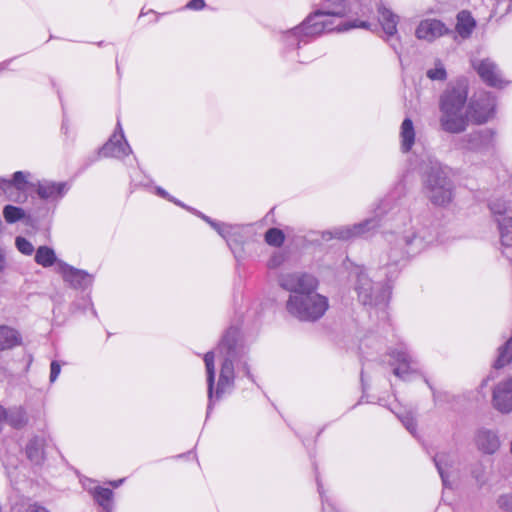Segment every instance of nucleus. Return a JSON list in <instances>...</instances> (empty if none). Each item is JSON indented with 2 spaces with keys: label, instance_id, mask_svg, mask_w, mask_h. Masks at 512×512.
Masks as SVG:
<instances>
[{
  "label": "nucleus",
  "instance_id": "f257e3e1",
  "mask_svg": "<svg viewBox=\"0 0 512 512\" xmlns=\"http://www.w3.org/2000/svg\"><path fill=\"white\" fill-rule=\"evenodd\" d=\"M216 352L221 361V368L215 392V352L209 351L204 355L209 399L208 413L212 408L214 399H220L223 394L231 391L234 386V363L239 361L244 353L243 348L238 345L237 329L230 328L227 330L216 348Z\"/></svg>",
  "mask_w": 512,
  "mask_h": 512
},
{
  "label": "nucleus",
  "instance_id": "f03ea898",
  "mask_svg": "<svg viewBox=\"0 0 512 512\" xmlns=\"http://www.w3.org/2000/svg\"><path fill=\"white\" fill-rule=\"evenodd\" d=\"M352 0H324V8L310 15L299 27H295L287 33L289 45L300 42V37H313L323 32L346 31L350 28H369V23L365 21H354L344 23L338 19L343 18L351 12Z\"/></svg>",
  "mask_w": 512,
  "mask_h": 512
},
{
  "label": "nucleus",
  "instance_id": "7ed1b4c3",
  "mask_svg": "<svg viewBox=\"0 0 512 512\" xmlns=\"http://www.w3.org/2000/svg\"><path fill=\"white\" fill-rule=\"evenodd\" d=\"M467 91L464 88H453L444 93L440 101V126L442 130L452 134L463 132L468 124L467 112H464Z\"/></svg>",
  "mask_w": 512,
  "mask_h": 512
},
{
  "label": "nucleus",
  "instance_id": "20e7f679",
  "mask_svg": "<svg viewBox=\"0 0 512 512\" xmlns=\"http://www.w3.org/2000/svg\"><path fill=\"white\" fill-rule=\"evenodd\" d=\"M329 307L328 299L316 291L294 296L286 301V310L300 321L314 322L320 319Z\"/></svg>",
  "mask_w": 512,
  "mask_h": 512
},
{
  "label": "nucleus",
  "instance_id": "39448f33",
  "mask_svg": "<svg viewBox=\"0 0 512 512\" xmlns=\"http://www.w3.org/2000/svg\"><path fill=\"white\" fill-rule=\"evenodd\" d=\"M424 188L427 197L435 205L444 206L452 200V182L447 169L439 164L431 166Z\"/></svg>",
  "mask_w": 512,
  "mask_h": 512
},
{
  "label": "nucleus",
  "instance_id": "423d86ee",
  "mask_svg": "<svg viewBox=\"0 0 512 512\" xmlns=\"http://www.w3.org/2000/svg\"><path fill=\"white\" fill-rule=\"evenodd\" d=\"M353 273L356 277L354 290L363 305H377L385 300L386 291L383 286L374 282L364 268L356 267Z\"/></svg>",
  "mask_w": 512,
  "mask_h": 512
},
{
  "label": "nucleus",
  "instance_id": "0eeeda50",
  "mask_svg": "<svg viewBox=\"0 0 512 512\" xmlns=\"http://www.w3.org/2000/svg\"><path fill=\"white\" fill-rule=\"evenodd\" d=\"M278 284L290 293L288 298L302 296L318 288V280L311 274L303 272L281 273L278 276Z\"/></svg>",
  "mask_w": 512,
  "mask_h": 512
},
{
  "label": "nucleus",
  "instance_id": "6e6552de",
  "mask_svg": "<svg viewBox=\"0 0 512 512\" xmlns=\"http://www.w3.org/2000/svg\"><path fill=\"white\" fill-rule=\"evenodd\" d=\"M389 243L391 245L392 262L397 263L404 255H414L425 247L422 237L414 232H409L404 236L398 237L390 235Z\"/></svg>",
  "mask_w": 512,
  "mask_h": 512
},
{
  "label": "nucleus",
  "instance_id": "1a4fd4ad",
  "mask_svg": "<svg viewBox=\"0 0 512 512\" xmlns=\"http://www.w3.org/2000/svg\"><path fill=\"white\" fill-rule=\"evenodd\" d=\"M495 105V98L490 93H479L470 102L467 115L478 124L487 122L494 115Z\"/></svg>",
  "mask_w": 512,
  "mask_h": 512
},
{
  "label": "nucleus",
  "instance_id": "9d476101",
  "mask_svg": "<svg viewBox=\"0 0 512 512\" xmlns=\"http://www.w3.org/2000/svg\"><path fill=\"white\" fill-rule=\"evenodd\" d=\"M379 226L377 217L366 219L365 221L352 226H343L334 228L323 234L324 239L336 238L340 240H350L355 237L365 236Z\"/></svg>",
  "mask_w": 512,
  "mask_h": 512
},
{
  "label": "nucleus",
  "instance_id": "9b49d317",
  "mask_svg": "<svg viewBox=\"0 0 512 512\" xmlns=\"http://www.w3.org/2000/svg\"><path fill=\"white\" fill-rule=\"evenodd\" d=\"M490 209L497 218L500 239L502 245L506 247L512 246V208L506 207L505 203L494 201L490 204Z\"/></svg>",
  "mask_w": 512,
  "mask_h": 512
},
{
  "label": "nucleus",
  "instance_id": "f8f14e48",
  "mask_svg": "<svg viewBox=\"0 0 512 512\" xmlns=\"http://www.w3.org/2000/svg\"><path fill=\"white\" fill-rule=\"evenodd\" d=\"M449 28L441 20L427 18L421 20L415 29V37L426 42H434L436 39L449 34Z\"/></svg>",
  "mask_w": 512,
  "mask_h": 512
},
{
  "label": "nucleus",
  "instance_id": "ddd939ff",
  "mask_svg": "<svg viewBox=\"0 0 512 512\" xmlns=\"http://www.w3.org/2000/svg\"><path fill=\"white\" fill-rule=\"evenodd\" d=\"M390 356L393 359L391 365L396 366L393 370L395 376L406 380L410 374L417 372V362L405 347L392 350Z\"/></svg>",
  "mask_w": 512,
  "mask_h": 512
},
{
  "label": "nucleus",
  "instance_id": "4468645a",
  "mask_svg": "<svg viewBox=\"0 0 512 512\" xmlns=\"http://www.w3.org/2000/svg\"><path fill=\"white\" fill-rule=\"evenodd\" d=\"M130 153L129 144L126 142L120 120L118 119L116 131L111 138L104 144L100 154L104 157L120 158Z\"/></svg>",
  "mask_w": 512,
  "mask_h": 512
},
{
  "label": "nucleus",
  "instance_id": "2eb2a0df",
  "mask_svg": "<svg viewBox=\"0 0 512 512\" xmlns=\"http://www.w3.org/2000/svg\"><path fill=\"white\" fill-rule=\"evenodd\" d=\"M492 405L497 411L503 414L512 412V377L500 381L494 387Z\"/></svg>",
  "mask_w": 512,
  "mask_h": 512
},
{
  "label": "nucleus",
  "instance_id": "dca6fc26",
  "mask_svg": "<svg viewBox=\"0 0 512 512\" xmlns=\"http://www.w3.org/2000/svg\"><path fill=\"white\" fill-rule=\"evenodd\" d=\"M472 65L487 85L498 87L503 83L501 71L491 59H475L472 61Z\"/></svg>",
  "mask_w": 512,
  "mask_h": 512
},
{
  "label": "nucleus",
  "instance_id": "f3484780",
  "mask_svg": "<svg viewBox=\"0 0 512 512\" xmlns=\"http://www.w3.org/2000/svg\"><path fill=\"white\" fill-rule=\"evenodd\" d=\"M495 140L496 132L491 128H483L467 136V147L470 150L483 151L493 147Z\"/></svg>",
  "mask_w": 512,
  "mask_h": 512
},
{
  "label": "nucleus",
  "instance_id": "a211bd4d",
  "mask_svg": "<svg viewBox=\"0 0 512 512\" xmlns=\"http://www.w3.org/2000/svg\"><path fill=\"white\" fill-rule=\"evenodd\" d=\"M434 463L445 487H450L449 476L451 470L457 464V458L453 453L440 452L435 455Z\"/></svg>",
  "mask_w": 512,
  "mask_h": 512
},
{
  "label": "nucleus",
  "instance_id": "6ab92c4d",
  "mask_svg": "<svg viewBox=\"0 0 512 512\" xmlns=\"http://www.w3.org/2000/svg\"><path fill=\"white\" fill-rule=\"evenodd\" d=\"M60 269L64 280L74 288H82L91 283L90 275L83 270L75 269L64 263L60 264Z\"/></svg>",
  "mask_w": 512,
  "mask_h": 512
},
{
  "label": "nucleus",
  "instance_id": "aec40b11",
  "mask_svg": "<svg viewBox=\"0 0 512 512\" xmlns=\"http://www.w3.org/2000/svg\"><path fill=\"white\" fill-rule=\"evenodd\" d=\"M68 190L65 182L42 181L38 184L37 194L41 199L61 198Z\"/></svg>",
  "mask_w": 512,
  "mask_h": 512
},
{
  "label": "nucleus",
  "instance_id": "412c9836",
  "mask_svg": "<svg viewBox=\"0 0 512 512\" xmlns=\"http://www.w3.org/2000/svg\"><path fill=\"white\" fill-rule=\"evenodd\" d=\"M378 20L388 37H392L397 34V25L399 22V16L391 11L384 5L378 7Z\"/></svg>",
  "mask_w": 512,
  "mask_h": 512
},
{
  "label": "nucleus",
  "instance_id": "4be33fe9",
  "mask_svg": "<svg viewBox=\"0 0 512 512\" xmlns=\"http://www.w3.org/2000/svg\"><path fill=\"white\" fill-rule=\"evenodd\" d=\"M477 447L486 454L495 453L500 447V441L495 432L480 430L476 436Z\"/></svg>",
  "mask_w": 512,
  "mask_h": 512
},
{
  "label": "nucleus",
  "instance_id": "5701e85b",
  "mask_svg": "<svg viewBox=\"0 0 512 512\" xmlns=\"http://www.w3.org/2000/svg\"><path fill=\"white\" fill-rule=\"evenodd\" d=\"M400 141H401V150L403 152H409L416 138L415 127L410 118H405L400 126Z\"/></svg>",
  "mask_w": 512,
  "mask_h": 512
},
{
  "label": "nucleus",
  "instance_id": "b1692460",
  "mask_svg": "<svg viewBox=\"0 0 512 512\" xmlns=\"http://www.w3.org/2000/svg\"><path fill=\"white\" fill-rule=\"evenodd\" d=\"M22 338L17 330L9 326H0V350L12 349L21 344Z\"/></svg>",
  "mask_w": 512,
  "mask_h": 512
},
{
  "label": "nucleus",
  "instance_id": "393cba45",
  "mask_svg": "<svg viewBox=\"0 0 512 512\" xmlns=\"http://www.w3.org/2000/svg\"><path fill=\"white\" fill-rule=\"evenodd\" d=\"M476 22L469 11H460L457 15L456 31L462 38H468L474 28Z\"/></svg>",
  "mask_w": 512,
  "mask_h": 512
},
{
  "label": "nucleus",
  "instance_id": "a878e982",
  "mask_svg": "<svg viewBox=\"0 0 512 512\" xmlns=\"http://www.w3.org/2000/svg\"><path fill=\"white\" fill-rule=\"evenodd\" d=\"M28 176H29V173L17 171L13 174L12 180L6 179L9 183H11V186L8 189V193H4L7 196L8 200L19 201L20 195H18V197H14L13 196V188H15L17 191H25V186L27 184Z\"/></svg>",
  "mask_w": 512,
  "mask_h": 512
},
{
  "label": "nucleus",
  "instance_id": "bb28decb",
  "mask_svg": "<svg viewBox=\"0 0 512 512\" xmlns=\"http://www.w3.org/2000/svg\"><path fill=\"white\" fill-rule=\"evenodd\" d=\"M26 454L32 462L40 464L44 460L42 439L38 437L31 439L27 444Z\"/></svg>",
  "mask_w": 512,
  "mask_h": 512
},
{
  "label": "nucleus",
  "instance_id": "cd10ccee",
  "mask_svg": "<svg viewBox=\"0 0 512 512\" xmlns=\"http://www.w3.org/2000/svg\"><path fill=\"white\" fill-rule=\"evenodd\" d=\"M35 262L42 267H51L56 262V255L52 248L40 246L35 252Z\"/></svg>",
  "mask_w": 512,
  "mask_h": 512
},
{
  "label": "nucleus",
  "instance_id": "c85d7f7f",
  "mask_svg": "<svg viewBox=\"0 0 512 512\" xmlns=\"http://www.w3.org/2000/svg\"><path fill=\"white\" fill-rule=\"evenodd\" d=\"M7 421L14 428H21L27 423L25 411L21 407H15L7 411Z\"/></svg>",
  "mask_w": 512,
  "mask_h": 512
},
{
  "label": "nucleus",
  "instance_id": "c756f323",
  "mask_svg": "<svg viewBox=\"0 0 512 512\" xmlns=\"http://www.w3.org/2000/svg\"><path fill=\"white\" fill-rule=\"evenodd\" d=\"M3 217L7 223L13 224L25 217V211L17 206L6 205L3 208Z\"/></svg>",
  "mask_w": 512,
  "mask_h": 512
},
{
  "label": "nucleus",
  "instance_id": "7c9ffc66",
  "mask_svg": "<svg viewBox=\"0 0 512 512\" xmlns=\"http://www.w3.org/2000/svg\"><path fill=\"white\" fill-rule=\"evenodd\" d=\"M113 492L108 488L97 487L94 490V498L104 509H109Z\"/></svg>",
  "mask_w": 512,
  "mask_h": 512
},
{
  "label": "nucleus",
  "instance_id": "2f4dec72",
  "mask_svg": "<svg viewBox=\"0 0 512 512\" xmlns=\"http://www.w3.org/2000/svg\"><path fill=\"white\" fill-rule=\"evenodd\" d=\"M284 238L283 232L277 228H271L265 234L266 242L273 246H281Z\"/></svg>",
  "mask_w": 512,
  "mask_h": 512
},
{
  "label": "nucleus",
  "instance_id": "473e14b6",
  "mask_svg": "<svg viewBox=\"0 0 512 512\" xmlns=\"http://www.w3.org/2000/svg\"><path fill=\"white\" fill-rule=\"evenodd\" d=\"M15 246L21 254L26 256H31L35 251L34 245L22 236L16 237Z\"/></svg>",
  "mask_w": 512,
  "mask_h": 512
},
{
  "label": "nucleus",
  "instance_id": "72a5a7b5",
  "mask_svg": "<svg viewBox=\"0 0 512 512\" xmlns=\"http://www.w3.org/2000/svg\"><path fill=\"white\" fill-rule=\"evenodd\" d=\"M427 77L431 80H445L447 77L446 70L440 61L435 63V67L427 71Z\"/></svg>",
  "mask_w": 512,
  "mask_h": 512
},
{
  "label": "nucleus",
  "instance_id": "f704fd0d",
  "mask_svg": "<svg viewBox=\"0 0 512 512\" xmlns=\"http://www.w3.org/2000/svg\"><path fill=\"white\" fill-rule=\"evenodd\" d=\"M403 425L406 427V429L412 434L415 435L416 433V423L415 419L412 416V414L407 413L405 415H402L399 417Z\"/></svg>",
  "mask_w": 512,
  "mask_h": 512
},
{
  "label": "nucleus",
  "instance_id": "c9c22d12",
  "mask_svg": "<svg viewBox=\"0 0 512 512\" xmlns=\"http://www.w3.org/2000/svg\"><path fill=\"white\" fill-rule=\"evenodd\" d=\"M202 218L207 223H209L222 237H225L226 234L228 233V230L231 228V226L229 225L216 223L207 216L203 215Z\"/></svg>",
  "mask_w": 512,
  "mask_h": 512
},
{
  "label": "nucleus",
  "instance_id": "e433bc0d",
  "mask_svg": "<svg viewBox=\"0 0 512 512\" xmlns=\"http://www.w3.org/2000/svg\"><path fill=\"white\" fill-rule=\"evenodd\" d=\"M61 372V366L57 361H52L50 365V382H54Z\"/></svg>",
  "mask_w": 512,
  "mask_h": 512
},
{
  "label": "nucleus",
  "instance_id": "4c0bfd02",
  "mask_svg": "<svg viewBox=\"0 0 512 512\" xmlns=\"http://www.w3.org/2000/svg\"><path fill=\"white\" fill-rule=\"evenodd\" d=\"M205 6L204 0H191L187 3L186 7L193 10H200Z\"/></svg>",
  "mask_w": 512,
  "mask_h": 512
},
{
  "label": "nucleus",
  "instance_id": "58836bf2",
  "mask_svg": "<svg viewBox=\"0 0 512 512\" xmlns=\"http://www.w3.org/2000/svg\"><path fill=\"white\" fill-rule=\"evenodd\" d=\"M512 501V498L509 496H501L498 499V504L500 507L505 508L506 510H512V507L509 505Z\"/></svg>",
  "mask_w": 512,
  "mask_h": 512
},
{
  "label": "nucleus",
  "instance_id": "ea45409f",
  "mask_svg": "<svg viewBox=\"0 0 512 512\" xmlns=\"http://www.w3.org/2000/svg\"><path fill=\"white\" fill-rule=\"evenodd\" d=\"M281 263H282V257H281V255H274V256L270 259L268 266H269L270 268H276V267H277V266H279Z\"/></svg>",
  "mask_w": 512,
  "mask_h": 512
},
{
  "label": "nucleus",
  "instance_id": "a19ab883",
  "mask_svg": "<svg viewBox=\"0 0 512 512\" xmlns=\"http://www.w3.org/2000/svg\"><path fill=\"white\" fill-rule=\"evenodd\" d=\"M10 186L11 183H9L5 178L0 177V189L3 191V193H8Z\"/></svg>",
  "mask_w": 512,
  "mask_h": 512
},
{
  "label": "nucleus",
  "instance_id": "79ce46f5",
  "mask_svg": "<svg viewBox=\"0 0 512 512\" xmlns=\"http://www.w3.org/2000/svg\"><path fill=\"white\" fill-rule=\"evenodd\" d=\"M7 411L3 406L0 405V432L2 431L3 423L5 422Z\"/></svg>",
  "mask_w": 512,
  "mask_h": 512
},
{
  "label": "nucleus",
  "instance_id": "37998d69",
  "mask_svg": "<svg viewBox=\"0 0 512 512\" xmlns=\"http://www.w3.org/2000/svg\"><path fill=\"white\" fill-rule=\"evenodd\" d=\"M242 369H243L245 375L253 381V376L250 372V369H249V366L247 363H243Z\"/></svg>",
  "mask_w": 512,
  "mask_h": 512
},
{
  "label": "nucleus",
  "instance_id": "c03bdc74",
  "mask_svg": "<svg viewBox=\"0 0 512 512\" xmlns=\"http://www.w3.org/2000/svg\"><path fill=\"white\" fill-rule=\"evenodd\" d=\"M157 194L164 198H168L167 192L160 187L157 188Z\"/></svg>",
  "mask_w": 512,
  "mask_h": 512
},
{
  "label": "nucleus",
  "instance_id": "a18cd8bd",
  "mask_svg": "<svg viewBox=\"0 0 512 512\" xmlns=\"http://www.w3.org/2000/svg\"><path fill=\"white\" fill-rule=\"evenodd\" d=\"M33 512H48L44 507H36Z\"/></svg>",
  "mask_w": 512,
  "mask_h": 512
},
{
  "label": "nucleus",
  "instance_id": "49530a36",
  "mask_svg": "<svg viewBox=\"0 0 512 512\" xmlns=\"http://www.w3.org/2000/svg\"><path fill=\"white\" fill-rule=\"evenodd\" d=\"M122 482H123V480L115 481V482L113 483V485H114L115 487H117V486H118V485H120Z\"/></svg>",
  "mask_w": 512,
  "mask_h": 512
},
{
  "label": "nucleus",
  "instance_id": "de8ad7c7",
  "mask_svg": "<svg viewBox=\"0 0 512 512\" xmlns=\"http://www.w3.org/2000/svg\"><path fill=\"white\" fill-rule=\"evenodd\" d=\"M317 483H318V490H319V493L321 494V484L320 482L317 480Z\"/></svg>",
  "mask_w": 512,
  "mask_h": 512
}]
</instances>
